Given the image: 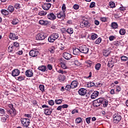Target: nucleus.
Returning <instances> with one entry per match:
<instances>
[{
    "mask_svg": "<svg viewBox=\"0 0 128 128\" xmlns=\"http://www.w3.org/2000/svg\"><path fill=\"white\" fill-rule=\"evenodd\" d=\"M57 72L58 74H66V71L62 70H58Z\"/></svg>",
    "mask_w": 128,
    "mask_h": 128,
    "instance_id": "nucleus-39",
    "label": "nucleus"
},
{
    "mask_svg": "<svg viewBox=\"0 0 128 128\" xmlns=\"http://www.w3.org/2000/svg\"><path fill=\"white\" fill-rule=\"evenodd\" d=\"M98 92L94 91L92 94L90 98L92 100H94V98H96L97 96H98Z\"/></svg>",
    "mask_w": 128,
    "mask_h": 128,
    "instance_id": "nucleus-19",
    "label": "nucleus"
},
{
    "mask_svg": "<svg viewBox=\"0 0 128 128\" xmlns=\"http://www.w3.org/2000/svg\"><path fill=\"white\" fill-rule=\"evenodd\" d=\"M20 70L18 69H14L12 71V76H18L20 74Z\"/></svg>",
    "mask_w": 128,
    "mask_h": 128,
    "instance_id": "nucleus-16",
    "label": "nucleus"
},
{
    "mask_svg": "<svg viewBox=\"0 0 128 128\" xmlns=\"http://www.w3.org/2000/svg\"><path fill=\"white\" fill-rule=\"evenodd\" d=\"M10 38H11V40H18V36H16V34H10Z\"/></svg>",
    "mask_w": 128,
    "mask_h": 128,
    "instance_id": "nucleus-26",
    "label": "nucleus"
},
{
    "mask_svg": "<svg viewBox=\"0 0 128 128\" xmlns=\"http://www.w3.org/2000/svg\"><path fill=\"white\" fill-rule=\"evenodd\" d=\"M100 98L97 99L96 100H95L93 102V106H94L96 108H98V106H100L101 104Z\"/></svg>",
    "mask_w": 128,
    "mask_h": 128,
    "instance_id": "nucleus-12",
    "label": "nucleus"
},
{
    "mask_svg": "<svg viewBox=\"0 0 128 128\" xmlns=\"http://www.w3.org/2000/svg\"><path fill=\"white\" fill-rule=\"evenodd\" d=\"M66 4H63L62 6V12H66Z\"/></svg>",
    "mask_w": 128,
    "mask_h": 128,
    "instance_id": "nucleus-61",
    "label": "nucleus"
},
{
    "mask_svg": "<svg viewBox=\"0 0 128 128\" xmlns=\"http://www.w3.org/2000/svg\"><path fill=\"white\" fill-rule=\"evenodd\" d=\"M90 120H91L90 117L86 118V122H87V124H90Z\"/></svg>",
    "mask_w": 128,
    "mask_h": 128,
    "instance_id": "nucleus-56",
    "label": "nucleus"
},
{
    "mask_svg": "<svg viewBox=\"0 0 128 128\" xmlns=\"http://www.w3.org/2000/svg\"><path fill=\"white\" fill-rule=\"evenodd\" d=\"M39 24L42 26H50V22L48 20H41L39 21Z\"/></svg>",
    "mask_w": 128,
    "mask_h": 128,
    "instance_id": "nucleus-13",
    "label": "nucleus"
},
{
    "mask_svg": "<svg viewBox=\"0 0 128 128\" xmlns=\"http://www.w3.org/2000/svg\"><path fill=\"white\" fill-rule=\"evenodd\" d=\"M103 54L104 56H108V54H110V52L108 50H104L103 52Z\"/></svg>",
    "mask_w": 128,
    "mask_h": 128,
    "instance_id": "nucleus-41",
    "label": "nucleus"
},
{
    "mask_svg": "<svg viewBox=\"0 0 128 128\" xmlns=\"http://www.w3.org/2000/svg\"><path fill=\"white\" fill-rule=\"evenodd\" d=\"M62 102V101L60 99L55 100V103L56 104H60Z\"/></svg>",
    "mask_w": 128,
    "mask_h": 128,
    "instance_id": "nucleus-43",
    "label": "nucleus"
},
{
    "mask_svg": "<svg viewBox=\"0 0 128 128\" xmlns=\"http://www.w3.org/2000/svg\"><path fill=\"white\" fill-rule=\"evenodd\" d=\"M20 120L24 126H28L30 124V120L29 118H21Z\"/></svg>",
    "mask_w": 128,
    "mask_h": 128,
    "instance_id": "nucleus-3",
    "label": "nucleus"
},
{
    "mask_svg": "<svg viewBox=\"0 0 128 128\" xmlns=\"http://www.w3.org/2000/svg\"><path fill=\"white\" fill-rule=\"evenodd\" d=\"M59 48H60L61 50H64V45L62 44H59Z\"/></svg>",
    "mask_w": 128,
    "mask_h": 128,
    "instance_id": "nucleus-45",
    "label": "nucleus"
},
{
    "mask_svg": "<svg viewBox=\"0 0 128 128\" xmlns=\"http://www.w3.org/2000/svg\"><path fill=\"white\" fill-rule=\"evenodd\" d=\"M80 47L78 48H74L73 49V54L75 55L80 54Z\"/></svg>",
    "mask_w": 128,
    "mask_h": 128,
    "instance_id": "nucleus-21",
    "label": "nucleus"
},
{
    "mask_svg": "<svg viewBox=\"0 0 128 128\" xmlns=\"http://www.w3.org/2000/svg\"><path fill=\"white\" fill-rule=\"evenodd\" d=\"M58 38V34L56 33H53L48 38V42H54V40Z\"/></svg>",
    "mask_w": 128,
    "mask_h": 128,
    "instance_id": "nucleus-1",
    "label": "nucleus"
},
{
    "mask_svg": "<svg viewBox=\"0 0 128 128\" xmlns=\"http://www.w3.org/2000/svg\"><path fill=\"white\" fill-rule=\"evenodd\" d=\"M60 66L64 70H66V68H68V66H66V64L64 62H61L60 63Z\"/></svg>",
    "mask_w": 128,
    "mask_h": 128,
    "instance_id": "nucleus-30",
    "label": "nucleus"
},
{
    "mask_svg": "<svg viewBox=\"0 0 128 128\" xmlns=\"http://www.w3.org/2000/svg\"><path fill=\"white\" fill-rule=\"evenodd\" d=\"M39 88L42 92H44V85H40Z\"/></svg>",
    "mask_w": 128,
    "mask_h": 128,
    "instance_id": "nucleus-47",
    "label": "nucleus"
},
{
    "mask_svg": "<svg viewBox=\"0 0 128 128\" xmlns=\"http://www.w3.org/2000/svg\"><path fill=\"white\" fill-rule=\"evenodd\" d=\"M80 52L82 54H88V48L86 46H80Z\"/></svg>",
    "mask_w": 128,
    "mask_h": 128,
    "instance_id": "nucleus-5",
    "label": "nucleus"
},
{
    "mask_svg": "<svg viewBox=\"0 0 128 128\" xmlns=\"http://www.w3.org/2000/svg\"><path fill=\"white\" fill-rule=\"evenodd\" d=\"M114 40H116V36H111L109 37V40L112 42Z\"/></svg>",
    "mask_w": 128,
    "mask_h": 128,
    "instance_id": "nucleus-53",
    "label": "nucleus"
},
{
    "mask_svg": "<svg viewBox=\"0 0 128 128\" xmlns=\"http://www.w3.org/2000/svg\"><path fill=\"white\" fill-rule=\"evenodd\" d=\"M114 64V62H113L112 60H110L108 62V68H113Z\"/></svg>",
    "mask_w": 128,
    "mask_h": 128,
    "instance_id": "nucleus-25",
    "label": "nucleus"
},
{
    "mask_svg": "<svg viewBox=\"0 0 128 128\" xmlns=\"http://www.w3.org/2000/svg\"><path fill=\"white\" fill-rule=\"evenodd\" d=\"M58 80L60 82H64L66 80V76L64 75H60L58 77Z\"/></svg>",
    "mask_w": 128,
    "mask_h": 128,
    "instance_id": "nucleus-27",
    "label": "nucleus"
},
{
    "mask_svg": "<svg viewBox=\"0 0 128 128\" xmlns=\"http://www.w3.org/2000/svg\"><path fill=\"white\" fill-rule=\"evenodd\" d=\"M94 42L96 44H100V42H102V38H98Z\"/></svg>",
    "mask_w": 128,
    "mask_h": 128,
    "instance_id": "nucleus-40",
    "label": "nucleus"
},
{
    "mask_svg": "<svg viewBox=\"0 0 128 128\" xmlns=\"http://www.w3.org/2000/svg\"><path fill=\"white\" fill-rule=\"evenodd\" d=\"M38 70H41V72H46V67L45 66H41L38 68Z\"/></svg>",
    "mask_w": 128,
    "mask_h": 128,
    "instance_id": "nucleus-28",
    "label": "nucleus"
},
{
    "mask_svg": "<svg viewBox=\"0 0 128 128\" xmlns=\"http://www.w3.org/2000/svg\"><path fill=\"white\" fill-rule=\"evenodd\" d=\"M38 52L36 49H33L30 52V56L32 58L38 56Z\"/></svg>",
    "mask_w": 128,
    "mask_h": 128,
    "instance_id": "nucleus-6",
    "label": "nucleus"
},
{
    "mask_svg": "<svg viewBox=\"0 0 128 128\" xmlns=\"http://www.w3.org/2000/svg\"><path fill=\"white\" fill-rule=\"evenodd\" d=\"M20 22V20H18V19L15 18L14 19L12 22V24H18Z\"/></svg>",
    "mask_w": 128,
    "mask_h": 128,
    "instance_id": "nucleus-33",
    "label": "nucleus"
},
{
    "mask_svg": "<svg viewBox=\"0 0 128 128\" xmlns=\"http://www.w3.org/2000/svg\"><path fill=\"white\" fill-rule=\"evenodd\" d=\"M120 34L121 36H124L126 34V30L124 28H121L120 30Z\"/></svg>",
    "mask_w": 128,
    "mask_h": 128,
    "instance_id": "nucleus-36",
    "label": "nucleus"
},
{
    "mask_svg": "<svg viewBox=\"0 0 128 128\" xmlns=\"http://www.w3.org/2000/svg\"><path fill=\"white\" fill-rule=\"evenodd\" d=\"M8 10L10 12H12L14 10V8L12 6L10 5L8 6Z\"/></svg>",
    "mask_w": 128,
    "mask_h": 128,
    "instance_id": "nucleus-31",
    "label": "nucleus"
},
{
    "mask_svg": "<svg viewBox=\"0 0 128 128\" xmlns=\"http://www.w3.org/2000/svg\"><path fill=\"white\" fill-rule=\"evenodd\" d=\"M46 38V34L44 33H40L36 36L37 40H44Z\"/></svg>",
    "mask_w": 128,
    "mask_h": 128,
    "instance_id": "nucleus-4",
    "label": "nucleus"
},
{
    "mask_svg": "<svg viewBox=\"0 0 128 128\" xmlns=\"http://www.w3.org/2000/svg\"><path fill=\"white\" fill-rule=\"evenodd\" d=\"M66 32L69 34H74V29L72 28H68Z\"/></svg>",
    "mask_w": 128,
    "mask_h": 128,
    "instance_id": "nucleus-34",
    "label": "nucleus"
},
{
    "mask_svg": "<svg viewBox=\"0 0 128 128\" xmlns=\"http://www.w3.org/2000/svg\"><path fill=\"white\" fill-rule=\"evenodd\" d=\"M100 66H102V64H100L98 63L96 64L95 66V68L96 70H100Z\"/></svg>",
    "mask_w": 128,
    "mask_h": 128,
    "instance_id": "nucleus-38",
    "label": "nucleus"
},
{
    "mask_svg": "<svg viewBox=\"0 0 128 128\" xmlns=\"http://www.w3.org/2000/svg\"><path fill=\"white\" fill-rule=\"evenodd\" d=\"M48 50L51 54H54V47L52 46L49 48Z\"/></svg>",
    "mask_w": 128,
    "mask_h": 128,
    "instance_id": "nucleus-46",
    "label": "nucleus"
},
{
    "mask_svg": "<svg viewBox=\"0 0 128 128\" xmlns=\"http://www.w3.org/2000/svg\"><path fill=\"white\" fill-rule=\"evenodd\" d=\"M18 80H19V82H22V80H24V76H20L18 77Z\"/></svg>",
    "mask_w": 128,
    "mask_h": 128,
    "instance_id": "nucleus-55",
    "label": "nucleus"
},
{
    "mask_svg": "<svg viewBox=\"0 0 128 128\" xmlns=\"http://www.w3.org/2000/svg\"><path fill=\"white\" fill-rule=\"evenodd\" d=\"M121 12H124V10H126V7H124V6H120L119 8Z\"/></svg>",
    "mask_w": 128,
    "mask_h": 128,
    "instance_id": "nucleus-54",
    "label": "nucleus"
},
{
    "mask_svg": "<svg viewBox=\"0 0 128 128\" xmlns=\"http://www.w3.org/2000/svg\"><path fill=\"white\" fill-rule=\"evenodd\" d=\"M82 26H90V23L86 20L82 22Z\"/></svg>",
    "mask_w": 128,
    "mask_h": 128,
    "instance_id": "nucleus-32",
    "label": "nucleus"
},
{
    "mask_svg": "<svg viewBox=\"0 0 128 128\" xmlns=\"http://www.w3.org/2000/svg\"><path fill=\"white\" fill-rule=\"evenodd\" d=\"M72 88V85H66V86L65 88L66 90H70Z\"/></svg>",
    "mask_w": 128,
    "mask_h": 128,
    "instance_id": "nucleus-50",
    "label": "nucleus"
},
{
    "mask_svg": "<svg viewBox=\"0 0 128 128\" xmlns=\"http://www.w3.org/2000/svg\"><path fill=\"white\" fill-rule=\"evenodd\" d=\"M75 66H80V62H78V60H75L74 62Z\"/></svg>",
    "mask_w": 128,
    "mask_h": 128,
    "instance_id": "nucleus-48",
    "label": "nucleus"
},
{
    "mask_svg": "<svg viewBox=\"0 0 128 128\" xmlns=\"http://www.w3.org/2000/svg\"><path fill=\"white\" fill-rule=\"evenodd\" d=\"M100 100L101 104H103L104 108H106V106H108V100L104 98H100Z\"/></svg>",
    "mask_w": 128,
    "mask_h": 128,
    "instance_id": "nucleus-8",
    "label": "nucleus"
},
{
    "mask_svg": "<svg viewBox=\"0 0 128 128\" xmlns=\"http://www.w3.org/2000/svg\"><path fill=\"white\" fill-rule=\"evenodd\" d=\"M48 104L50 106H54V100H50L48 101Z\"/></svg>",
    "mask_w": 128,
    "mask_h": 128,
    "instance_id": "nucleus-58",
    "label": "nucleus"
},
{
    "mask_svg": "<svg viewBox=\"0 0 128 128\" xmlns=\"http://www.w3.org/2000/svg\"><path fill=\"white\" fill-rule=\"evenodd\" d=\"M50 6H52V4L50 3H45L42 6L43 10H48L50 8Z\"/></svg>",
    "mask_w": 128,
    "mask_h": 128,
    "instance_id": "nucleus-9",
    "label": "nucleus"
},
{
    "mask_svg": "<svg viewBox=\"0 0 128 128\" xmlns=\"http://www.w3.org/2000/svg\"><path fill=\"white\" fill-rule=\"evenodd\" d=\"M8 114H9L11 116H14L16 114V109H10L7 110Z\"/></svg>",
    "mask_w": 128,
    "mask_h": 128,
    "instance_id": "nucleus-10",
    "label": "nucleus"
},
{
    "mask_svg": "<svg viewBox=\"0 0 128 128\" xmlns=\"http://www.w3.org/2000/svg\"><path fill=\"white\" fill-rule=\"evenodd\" d=\"M26 76H27L28 78H32V76H34V72H32V70H27L26 72Z\"/></svg>",
    "mask_w": 128,
    "mask_h": 128,
    "instance_id": "nucleus-17",
    "label": "nucleus"
},
{
    "mask_svg": "<svg viewBox=\"0 0 128 128\" xmlns=\"http://www.w3.org/2000/svg\"><path fill=\"white\" fill-rule=\"evenodd\" d=\"M38 14L39 16H46V12H44V10L40 11L38 13Z\"/></svg>",
    "mask_w": 128,
    "mask_h": 128,
    "instance_id": "nucleus-37",
    "label": "nucleus"
},
{
    "mask_svg": "<svg viewBox=\"0 0 128 128\" xmlns=\"http://www.w3.org/2000/svg\"><path fill=\"white\" fill-rule=\"evenodd\" d=\"M8 118V115H3L1 118V122H6Z\"/></svg>",
    "mask_w": 128,
    "mask_h": 128,
    "instance_id": "nucleus-24",
    "label": "nucleus"
},
{
    "mask_svg": "<svg viewBox=\"0 0 128 128\" xmlns=\"http://www.w3.org/2000/svg\"><path fill=\"white\" fill-rule=\"evenodd\" d=\"M92 40H96V38H98V35L96 34H93L91 36Z\"/></svg>",
    "mask_w": 128,
    "mask_h": 128,
    "instance_id": "nucleus-49",
    "label": "nucleus"
},
{
    "mask_svg": "<svg viewBox=\"0 0 128 128\" xmlns=\"http://www.w3.org/2000/svg\"><path fill=\"white\" fill-rule=\"evenodd\" d=\"M1 13L2 14H4V16H8L10 14L8 11L6 10H1Z\"/></svg>",
    "mask_w": 128,
    "mask_h": 128,
    "instance_id": "nucleus-29",
    "label": "nucleus"
},
{
    "mask_svg": "<svg viewBox=\"0 0 128 128\" xmlns=\"http://www.w3.org/2000/svg\"><path fill=\"white\" fill-rule=\"evenodd\" d=\"M110 8H114V6H116V4L114 2H110Z\"/></svg>",
    "mask_w": 128,
    "mask_h": 128,
    "instance_id": "nucleus-57",
    "label": "nucleus"
},
{
    "mask_svg": "<svg viewBox=\"0 0 128 128\" xmlns=\"http://www.w3.org/2000/svg\"><path fill=\"white\" fill-rule=\"evenodd\" d=\"M73 8L74 10H78V8H80V6L78 4H75L74 5Z\"/></svg>",
    "mask_w": 128,
    "mask_h": 128,
    "instance_id": "nucleus-51",
    "label": "nucleus"
},
{
    "mask_svg": "<svg viewBox=\"0 0 128 128\" xmlns=\"http://www.w3.org/2000/svg\"><path fill=\"white\" fill-rule=\"evenodd\" d=\"M24 116H26L28 118H32V114H25Z\"/></svg>",
    "mask_w": 128,
    "mask_h": 128,
    "instance_id": "nucleus-63",
    "label": "nucleus"
},
{
    "mask_svg": "<svg viewBox=\"0 0 128 128\" xmlns=\"http://www.w3.org/2000/svg\"><path fill=\"white\" fill-rule=\"evenodd\" d=\"M86 62L88 64V66H92V64H94V62H92L91 60L86 61Z\"/></svg>",
    "mask_w": 128,
    "mask_h": 128,
    "instance_id": "nucleus-44",
    "label": "nucleus"
},
{
    "mask_svg": "<svg viewBox=\"0 0 128 128\" xmlns=\"http://www.w3.org/2000/svg\"><path fill=\"white\" fill-rule=\"evenodd\" d=\"M76 124H80V122H82V118H78L76 120Z\"/></svg>",
    "mask_w": 128,
    "mask_h": 128,
    "instance_id": "nucleus-35",
    "label": "nucleus"
},
{
    "mask_svg": "<svg viewBox=\"0 0 128 128\" xmlns=\"http://www.w3.org/2000/svg\"><path fill=\"white\" fill-rule=\"evenodd\" d=\"M52 112V108L48 107V108H46L44 109V114L46 116H50Z\"/></svg>",
    "mask_w": 128,
    "mask_h": 128,
    "instance_id": "nucleus-7",
    "label": "nucleus"
},
{
    "mask_svg": "<svg viewBox=\"0 0 128 128\" xmlns=\"http://www.w3.org/2000/svg\"><path fill=\"white\" fill-rule=\"evenodd\" d=\"M88 86H88V88H92V86H94V82H90L88 84Z\"/></svg>",
    "mask_w": 128,
    "mask_h": 128,
    "instance_id": "nucleus-60",
    "label": "nucleus"
},
{
    "mask_svg": "<svg viewBox=\"0 0 128 128\" xmlns=\"http://www.w3.org/2000/svg\"><path fill=\"white\" fill-rule=\"evenodd\" d=\"M80 96H84L86 94V90L84 88H81L78 91Z\"/></svg>",
    "mask_w": 128,
    "mask_h": 128,
    "instance_id": "nucleus-15",
    "label": "nucleus"
},
{
    "mask_svg": "<svg viewBox=\"0 0 128 128\" xmlns=\"http://www.w3.org/2000/svg\"><path fill=\"white\" fill-rule=\"evenodd\" d=\"M62 56L64 58H65V60H68L72 58V54L66 52L62 54Z\"/></svg>",
    "mask_w": 128,
    "mask_h": 128,
    "instance_id": "nucleus-11",
    "label": "nucleus"
},
{
    "mask_svg": "<svg viewBox=\"0 0 128 128\" xmlns=\"http://www.w3.org/2000/svg\"><path fill=\"white\" fill-rule=\"evenodd\" d=\"M14 8H16V10H20V4H16L14 5Z\"/></svg>",
    "mask_w": 128,
    "mask_h": 128,
    "instance_id": "nucleus-42",
    "label": "nucleus"
},
{
    "mask_svg": "<svg viewBox=\"0 0 128 128\" xmlns=\"http://www.w3.org/2000/svg\"><path fill=\"white\" fill-rule=\"evenodd\" d=\"M8 52H16V47L14 46H10L8 48Z\"/></svg>",
    "mask_w": 128,
    "mask_h": 128,
    "instance_id": "nucleus-22",
    "label": "nucleus"
},
{
    "mask_svg": "<svg viewBox=\"0 0 128 128\" xmlns=\"http://www.w3.org/2000/svg\"><path fill=\"white\" fill-rule=\"evenodd\" d=\"M48 18L51 20H54L56 18V16L54 13H50L48 14Z\"/></svg>",
    "mask_w": 128,
    "mask_h": 128,
    "instance_id": "nucleus-14",
    "label": "nucleus"
},
{
    "mask_svg": "<svg viewBox=\"0 0 128 128\" xmlns=\"http://www.w3.org/2000/svg\"><path fill=\"white\" fill-rule=\"evenodd\" d=\"M114 122V124H118L122 120V116L118 114L113 115Z\"/></svg>",
    "mask_w": 128,
    "mask_h": 128,
    "instance_id": "nucleus-2",
    "label": "nucleus"
},
{
    "mask_svg": "<svg viewBox=\"0 0 128 128\" xmlns=\"http://www.w3.org/2000/svg\"><path fill=\"white\" fill-rule=\"evenodd\" d=\"M111 27L113 30H116L118 28V23L116 22H112L111 24Z\"/></svg>",
    "mask_w": 128,
    "mask_h": 128,
    "instance_id": "nucleus-23",
    "label": "nucleus"
},
{
    "mask_svg": "<svg viewBox=\"0 0 128 128\" xmlns=\"http://www.w3.org/2000/svg\"><path fill=\"white\" fill-rule=\"evenodd\" d=\"M100 20L102 22H106V18L102 17V18H100Z\"/></svg>",
    "mask_w": 128,
    "mask_h": 128,
    "instance_id": "nucleus-64",
    "label": "nucleus"
},
{
    "mask_svg": "<svg viewBox=\"0 0 128 128\" xmlns=\"http://www.w3.org/2000/svg\"><path fill=\"white\" fill-rule=\"evenodd\" d=\"M47 68L50 70H52V66L50 64H48L47 66Z\"/></svg>",
    "mask_w": 128,
    "mask_h": 128,
    "instance_id": "nucleus-62",
    "label": "nucleus"
},
{
    "mask_svg": "<svg viewBox=\"0 0 128 128\" xmlns=\"http://www.w3.org/2000/svg\"><path fill=\"white\" fill-rule=\"evenodd\" d=\"M57 18H66V13L64 12H60L59 14H57Z\"/></svg>",
    "mask_w": 128,
    "mask_h": 128,
    "instance_id": "nucleus-18",
    "label": "nucleus"
},
{
    "mask_svg": "<svg viewBox=\"0 0 128 128\" xmlns=\"http://www.w3.org/2000/svg\"><path fill=\"white\" fill-rule=\"evenodd\" d=\"M94 6H96V2H91L90 8H94Z\"/></svg>",
    "mask_w": 128,
    "mask_h": 128,
    "instance_id": "nucleus-59",
    "label": "nucleus"
},
{
    "mask_svg": "<svg viewBox=\"0 0 128 128\" xmlns=\"http://www.w3.org/2000/svg\"><path fill=\"white\" fill-rule=\"evenodd\" d=\"M13 46H14V48H18V46H20V44H18V42H14V43Z\"/></svg>",
    "mask_w": 128,
    "mask_h": 128,
    "instance_id": "nucleus-52",
    "label": "nucleus"
},
{
    "mask_svg": "<svg viewBox=\"0 0 128 128\" xmlns=\"http://www.w3.org/2000/svg\"><path fill=\"white\" fill-rule=\"evenodd\" d=\"M78 81L76 80L72 81L70 84L72 88H76L78 86Z\"/></svg>",
    "mask_w": 128,
    "mask_h": 128,
    "instance_id": "nucleus-20",
    "label": "nucleus"
}]
</instances>
